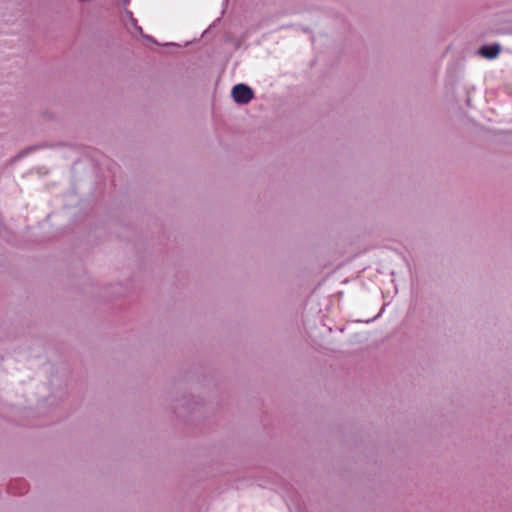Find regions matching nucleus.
Here are the masks:
<instances>
[{
	"instance_id": "obj_1",
	"label": "nucleus",
	"mask_w": 512,
	"mask_h": 512,
	"mask_svg": "<svg viewBox=\"0 0 512 512\" xmlns=\"http://www.w3.org/2000/svg\"><path fill=\"white\" fill-rule=\"evenodd\" d=\"M232 97L238 104H247L253 99L254 92L246 84L240 83L232 88Z\"/></svg>"
},
{
	"instance_id": "obj_2",
	"label": "nucleus",
	"mask_w": 512,
	"mask_h": 512,
	"mask_svg": "<svg viewBox=\"0 0 512 512\" xmlns=\"http://www.w3.org/2000/svg\"><path fill=\"white\" fill-rule=\"evenodd\" d=\"M501 51L499 44L484 45L480 48L479 53L487 59H495Z\"/></svg>"
},
{
	"instance_id": "obj_3",
	"label": "nucleus",
	"mask_w": 512,
	"mask_h": 512,
	"mask_svg": "<svg viewBox=\"0 0 512 512\" xmlns=\"http://www.w3.org/2000/svg\"><path fill=\"white\" fill-rule=\"evenodd\" d=\"M126 1L128 2L129 0H126Z\"/></svg>"
}]
</instances>
